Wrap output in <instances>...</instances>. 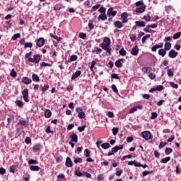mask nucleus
<instances>
[{
    "label": "nucleus",
    "instance_id": "nucleus-1",
    "mask_svg": "<svg viewBox=\"0 0 181 181\" xmlns=\"http://www.w3.org/2000/svg\"><path fill=\"white\" fill-rule=\"evenodd\" d=\"M30 56H32V52H30L25 55V59H28V62H30V63H35V64H37L42 59L39 54H35L33 58L30 57Z\"/></svg>",
    "mask_w": 181,
    "mask_h": 181
},
{
    "label": "nucleus",
    "instance_id": "nucleus-2",
    "mask_svg": "<svg viewBox=\"0 0 181 181\" xmlns=\"http://www.w3.org/2000/svg\"><path fill=\"white\" fill-rule=\"evenodd\" d=\"M111 45V40L108 37H105L103 42L100 45L102 49H107V47H110Z\"/></svg>",
    "mask_w": 181,
    "mask_h": 181
},
{
    "label": "nucleus",
    "instance_id": "nucleus-3",
    "mask_svg": "<svg viewBox=\"0 0 181 181\" xmlns=\"http://www.w3.org/2000/svg\"><path fill=\"white\" fill-rule=\"evenodd\" d=\"M141 136L146 141H149L152 138V134L148 131H144L141 132Z\"/></svg>",
    "mask_w": 181,
    "mask_h": 181
},
{
    "label": "nucleus",
    "instance_id": "nucleus-4",
    "mask_svg": "<svg viewBox=\"0 0 181 181\" xmlns=\"http://www.w3.org/2000/svg\"><path fill=\"white\" fill-rule=\"evenodd\" d=\"M76 111L78 113V118H80L81 119H82L83 118H86V112L83 111V109H81V107H78L76 109Z\"/></svg>",
    "mask_w": 181,
    "mask_h": 181
},
{
    "label": "nucleus",
    "instance_id": "nucleus-5",
    "mask_svg": "<svg viewBox=\"0 0 181 181\" xmlns=\"http://www.w3.org/2000/svg\"><path fill=\"white\" fill-rule=\"evenodd\" d=\"M22 94L24 101H25V103H29V99L28 98V97L29 96V91L28 90V89H25L22 92Z\"/></svg>",
    "mask_w": 181,
    "mask_h": 181
},
{
    "label": "nucleus",
    "instance_id": "nucleus-6",
    "mask_svg": "<svg viewBox=\"0 0 181 181\" xmlns=\"http://www.w3.org/2000/svg\"><path fill=\"white\" fill-rule=\"evenodd\" d=\"M107 15L110 17V16H115L117 15V11H114V8L112 7H110L107 12Z\"/></svg>",
    "mask_w": 181,
    "mask_h": 181
},
{
    "label": "nucleus",
    "instance_id": "nucleus-7",
    "mask_svg": "<svg viewBox=\"0 0 181 181\" xmlns=\"http://www.w3.org/2000/svg\"><path fill=\"white\" fill-rule=\"evenodd\" d=\"M178 53L177 52H175V49H171L169 52H168V56L169 57H170L171 59H175V57H176L177 56Z\"/></svg>",
    "mask_w": 181,
    "mask_h": 181
},
{
    "label": "nucleus",
    "instance_id": "nucleus-8",
    "mask_svg": "<svg viewBox=\"0 0 181 181\" xmlns=\"http://www.w3.org/2000/svg\"><path fill=\"white\" fill-rule=\"evenodd\" d=\"M45 45V38L43 37H40L37 41V46L38 47H42V46Z\"/></svg>",
    "mask_w": 181,
    "mask_h": 181
},
{
    "label": "nucleus",
    "instance_id": "nucleus-9",
    "mask_svg": "<svg viewBox=\"0 0 181 181\" xmlns=\"http://www.w3.org/2000/svg\"><path fill=\"white\" fill-rule=\"evenodd\" d=\"M138 108H139V110H142V105H139L138 106H135V107L131 108L129 110V114H132V113L135 112V111H137Z\"/></svg>",
    "mask_w": 181,
    "mask_h": 181
},
{
    "label": "nucleus",
    "instance_id": "nucleus-10",
    "mask_svg": "<svg viewBox=\"0 0 181 181\" xmlns=\"http://www.w3.org/2000/svg\"><path fill=\"white\" fill-rule=\"evenodd\" d=\"M138 53H139V49L138 48V46H135L132 48L131 54H132V56H136Z\"/></svg>",
    "mask_w": 181,
    "mask_h": 181
},
{
    "label": "nucleus",
    "instance_id": "nucleus-11",
    "mask_svg": "<svg viewBox=\"0 0 181 181\" xmlns=\"http://www.w3.org/2000/svg\"><path fill=\"white\" fill-rule=\"evenodd\" d=\"M65 165L68 168H71L73 166V161H71V158H70V157L66 158Z\"/></svg>",
    "mask_w": 181,
    "mask_h": 181
},
{
    "label": "nucleus",
    "instance_id": "nucleus-12",
    "mask_svg": "<svg viewBox=\"0 0 181 181\" xmlns=\"http://www.w3.org/2000/svg\"><path fill=\"white\" fill-rule=\"evenodd\" d=\"M124 23H122V21H117L114 23V26L115 28H117V29H121V28H122Z\"/></svg>",
    "mask_w": 181,
    "mask_h": 181
},
{
    "label": "nucleus",
    "instance_id": "nucleus-13",
    "mask_svg": "<svg viewBox=\"0 0 181 181\" xmlns=\"http://www.w3.org/2000/svg\"><path fill=\"white\" fill-rule=\"evenodd\" d=\"M145 9H146V6H141L139 8H136V13H142V12H145Z\"/></svg>",
    "mask_w": 181,
    "mask_h": 181
},
{
    "label": "nucleus",
    "instance_id": "nucleus-14",
    "mask_svg": "<svg viewBox=\"0 0 181 181\" xmlns=\"http://www.w3.org/2000/svg\"><path fill=\"white\" fill-rule=\"evenodd\" d=\"M121 18L122 19V23H127L128 22V13H123L121 16Z\"/></svg>",
    "mask_w": 181,
    "mask_h": 181
},
{
    "label": "nucleus",
    "instance_id": "nucleus-15",
    "mask_svg": "<svg viewBox=\"0 0 181 181\" xmlns=\"http://www.w3.org/2000/svg\"><path fill=\"white\" fill-rule=\"evenodd\" d=\"M70 138L72 142L77 143V141H78V137L74 133L70 135Z\"/></svg>",
    "mask_w": 181,
    "mask_h": 181
},
{
    "label": "nucleus",
    "instance_id": "nucleus-16",
    "mask_svg": "<svg viewBox=\"0 0 181 181\" xmlns=\"http://www.w3.org/2000/svg\"><path fill=\"white\" fill-rule=\"evenodd\" d=\"M164 47L167 52H168V50H170V49H172V44L169 42H165V45H164Z\"/></svg>",
    "mask_w": 181,
    "mask_h": 181
},
{
    "label": "nucleus",
    "instance_id": "nucleus-17",
    "mask_svg": "<svg viewBox=\"0 0 181 181\" xmlns=\"http://www.w3.org/2000/svg\"><path fill=\"white\" fill-rule=\"evenodd\" d=\"M81 74V71H76L75 74L71 76V80H76V78H78L80 77V75Z\"/></svg>",
    "mask_w": 181,
    "mask_h": 181
},
{
    "label": "nucleus",
    "instance_id": "nucleus-18",
    "mask_svg": "<svg viewBox=\"0 0 181 181\" xmlns=\"http://www.w3.org/2000/svg\"><path fill=\"white\" fill-rule=\"evenodd\" d=\"M22 81L24 84H30V83H32V80L28 77H23Z\"/></svg>",
    "mask_w": 181,
    "mask_h": 181
},
{
    "label": "nucleus",
    "instance_id": "nucleus-19",
    "mask_svg": "<svg viewBox=\"0 0 181 181\" xmlns=\"http://www.w3.org/2000/svg\"><path fill=\"white\" fill-rule=\"evenodd\" d=\"M166 50L165 49H160L158 50V54L160 56H162V57H165V55L166 54Z\"/></svg>",
    "mask_w": 181,
    "mask_h": 181
},
{
    "label": "nucleus",
    "instance_id": "nucleus-20",
    "mask_svg": "<svg viewBox=\"0 0 181 181\" xmlns=\"http://www.w3.org/2000/svg\"><path fill=\"white\" fill-rule=\"evenodd\" d=\"M142 71L144 73H148V74L151 73L152 68H151V67H144V68L142 69Z\"/></svg>",
    "mask_w": 181,
    "mask_h": 181
},
{
    "label": "nucleus",
    "instance_id": "nucleus-21",
    "mask_svg": "<svg viewBox=\"0 0 181 181\" xmlns=\"http://www.w3.org/2000/svg\"><path fill=\"white\" fill-rule=\"evenodd\" d=\"M136 26H139V28L145 27V21H136Z\"/></svg>",
    "mask_w": 181,
    "mask_h": 181
},
{
    "label": "nucleus",
    "instance_id": "nucleus-22",
    "mask_svg": "<svg viewBox=\"0 0 181 181\" xmlns=\"http://www.w3.org/2000/svg\"><path fill=\"white\" fill-rule=\"evenodd\" d=\"M30 170L37 172V170H40V168L37 165H31L30 167Z\"/></svg>",
    "mask_w": 181,
    "mask_h": 181
},
{
    "label": "nucleus",
    "instance_id": "nucleus-23",
    "mask_svg": "<svg viewBox=\"0 0 181 181\" xmlns=\"http://www.w3.org/2000/svg\"><path fill=\"white\" fill-rule=\"evenodd\" d=\"M45 118H50L52 117V112L49 110H46L45 112Z\"/></svg>",
    "mask_w": 181,
    "mask_h": 181
},
{
    "label": "nucleus",
    "instance_id": "nucleus-24",
    "mask_svg": "<svg viewBox=\"0 0 181 181\" xmlns=\"http://www.w3.org/2000/svg\"><path fill=\"white\" fill-rule=\"evenodd\" d=\"M151 37V35L147 34L146 35L144 36L141 39L143 45L145 44V42H146V40L149 39Z\"/></svg>",
    "mask_w": 181,
    "mask_h": 181
},
{
    "label": "nucleus",
    "instance_id": "nucleus-25",
    "mask_svg": "<svg viewBox=\"0 0 181 181\" xmlns=\"http://www.w3.org/2000/svg\"><path fill=\"white\" fill-rule=\"evenodd\" d=\"M101 19V21H106L107 19V15L105 13H102L99 15L98 20Z\"/></svg>",
    "mask_w": 181,
    "mask_h": 181
},
{
    "label": "nucleus",
    "instance_id": "nucleus-26",
    "mask_svg": "<svg viewBox=\"0 0 181 181\" xmlns=\"http://www.w3.org/2000/svg\"><path fill=\"white\" fill-rule=\"evenodd\" d=\"M172 152H173V149H172L171 148H165V155H170V153H172Z\"/></svg>",
    "mask_w": 181,
    "mask_h": 181
},
{
    "label": "nucleus",
    "instance_id": "nucleus-27",
    "mask_svg": "<svg viewBox=\"0 0 181 181\" xmlns=\"http://www.w3.org/2000/svg\"><path fill=\"white\" fill-rule=\"evenodd\" d=\"M170 160V157H166L165 158L161 159L160 163H168Z\"/></svg>",
    "mask_w": 181,
    "mask_h": 181
},
{
    "label": "nucleus",
    "instance_id": "nucleus-28",
    "mask_svg": "<svg viewBox=\"0 0 181 181\" xmlns=\"http://www.w3.org/2000/svg\"><path fill=\"white\" fill-rule=\"evenodd\" d=\"M181 36V32H178V33H176L175 34H174L173 38L176 40V39H179V37H180Z\"/></svg>",
    "mask_w": 181,
    "mask_h": 181
},
{
    "label": "nucleus",
    "instance_id": "nucleus-29",
    "mask_svg": "<svg viewBox=\"0 0 181 181\" xmlns=\"http://www.w3.org/2000/svg\"><path fill=\"white\" fill-rule=\"evenodd\" d=\"M112 131L113 135L115 136V135L118 134V131H119V129H118V127H113Z\"/></svg>",
    "mask_w": 181,
    "mask_h": 181
},
{
    "label": "nucleus",
    "instance_id": "nucleus-30",
    "mask_svg": "<svg viewBox=\"0 0 181 181\" xmlns=\"http://www.w3.org/2000/svg\"><path fill=\"white\" fill-rule=\"evenodd\" d=\"M78 37H80L81 39H86V37H87V34L84 33H80L78 34Z\"/></svg>",
    "mask_w": 181,
    "mask_h": 181
},
{
    "label": "nucleus",
    "instance_id": "nucleus-31",
    "mask_svg": "<svg viewBox=\"0 0 181 181\" xmlns=\"http://www.w3.org/2000/svg\"><path fill=\"white\" fill-rule=\"evenodd\" d=\"M96 62L95 61H93L91 62V65L90 66V69L91 70V71H94V67H95V64H96Z\"/></svg>",
    "mask_w": 181,
    "mask_h": 181
},
{
    "label": "nucleus",
    "instance_id": "nucleus-32",
    "mask_svg": "<svg viewBox=\"0 0 181 181\" xmlns=\"http://www.w3.org/2000/svg\"><path fill=\"white\" fill-rule=\"evenodd\" d=\"M101 146L103 149H108V148H110V144L103 143V144H102Z\"/></svg>",
    "mask_w": 181,
    "mask_h": 181
},
{
    "label": "nucleus",
    "instance_id": "nucleus-33",
    "mask_svg": "<svg viewBox=\"0 0 181 181\" xmlns=\"http://www.w3.org/2000/svg\"><path fill=\"white\" fill-rule=\"evenodd\" d=\"M77 59H78L77 55H71L70 57L69 62H76V60H77Z\"/></svg>",
    "mask_w": 181,
    "mask_h": 181
},
{
    "label": "nucleus",
    "instance_id": "nucleus-34",
    "mask_svg": "<svg viewBox=\"0 0 181 181\" xmlns=\"http://www.w3.org/2000/svg\"><path fill=\"white\" fill-rule=\"evenodd\" d=\"M75 175L76 176H78V177H81V176H84V173H81V172H80V170H76L75 172Z\"/></svg>",
    "mask_w": 181,
    "mask_h": 181
},
{
    "label": "nucleus",
    "instance_id": "nucleus-35",
    "mask_svg": "<svg viewBox=\"0 0 181 181\" xmlns=\"http://www.w3.org/2000/svg\"><path fill=\"white\" fill-rule=\"evenodd\" d=\"M54 11H60L62 9V4H57L54 8Z\"/></svg>",
    "mask_w": 181,
    "mask_h": 181
},
{
    "label": "nucleus",
    "instance_id": "nucleus-36",
    "mask_svg": "<svg viewBox=\"0 0 181 181\" xmlns=\"http://www.w3.org/2000/svg\"><path fill=\"white\" fill-rule=\"evenodd\" d=\"M33 46V43L32 42H25L24 44V47L27 48V47H30V48H32Z\"/></svg>",
    "mask_w": 181,
    "mask_h": 181
},
{
    "label": "nucleus",
    "instance_id": "nucleus-37",
    "mask_svg": "<svg viewBox=\"0 0 181 181\" xmlns=\"http://www.w3.org/2000/svg\"><path fill=\"white\" fill-rule=\"evenodd\" d=\"M115 65L116 66V67H122V63H121V61H116Z\"/></svg>",
    "mask_w": 181,
    "mask_h": 181
},
{
    "label": "nucleus",
    "instance_id": "nucleus-38",
    "mask_svg": "<svg viewBox=\"0 0 181 181\" xmlns=\"http://www.w3.org/2000/svg\"><path fill=\"white\" fill-rule=\"evenodd\" d=\"M74 163H81V158H74Z\"/></svg>",
    "mask_w": 181,
    "mask_h": 181
},
{
    "label": "nucleus",
    "instance_id": "nucleus-39",
    "mask_svg": "<svg viewBox=\"0 0 181 181\" xmlns=\"http://www.w3.org/2000/svg\"><path fill=\"white\" fill-rule=\"evenodd\" d=\"M119 54L121 56H125V54H127V51H125V49H124V48H122L119 52Z\"/></svg>",
    "mask_w": 181,
    "mask_h": 181
},
{
    "label": "nucleus",
    "instance_id": "nucleus-40",
    "mask_svg": "<svg viewBox=\"0 0 181 181\" xmlns=\"http://www.w3.org/2000/svg\"><path fill=\"white\" fill-rule=\"evenodd\" d=\"M49 35L51 37H53V39H55V40H57V42H60V37L57 35H54L53 34L50 33Z\"/></svg>",
    "mask_w": 181,
    "mask_h": 181
},
{
    "label": "nucleus",
    "instance_id": "nucleus-41",
    "mask_svg": "<svg viewBox=\"0 0 181 181\" xmlns=\"http://www.w3.org/2000/svg\"><path fill=\"white\" fill-rule=\"evenodd\" d=\"M36 163H37L36 160L30 159L28 161V165H36Z\"/></svg>",
    "mask_w": 181,
    "mask_h": 181
},
{
    "label": "nucleus",
    "instance_id": "nucleus-42",
    "mask_svg": "<svg viewBox=\"0 0 181 181\" xmlns=\"http://www.w3.org/2000/svg\"><path fill=\"white\" fill-rule=\"evenodd\" d=\"M32 78H33V81H39V76H37V75H36V74H33V76H32Z\"/></svg>",
    "mask_w": 181,
    "mask_h": 181
},
{
    "label": "nucleus",
    "instance_id": "nucleus-43",
    "mask_svg": "<svg viewBox=\"0 0 181 181\" xmlns=\"http://www.w3.org/2000/svg\"><path fill=\"white\" fill-rule=\"evenodd\" d=\"M170 85L173 88H179V85L175 83L174 82H170Z\"/></svg>",
    "mask_w": 181,
    "mask_h": 181
},
{
    "label": "nucleus",
    "instance_id": "nucleus-44",
    "mask_svg": "<svg viewBox=\"0 0 181 181\" xmlns=\"http://www.w3.org/2000/svg\"><path fill=\"white\" fill-rule=\"evenodd\" d=\"M151 173H153V171L145 170L143 171L142 175L143 176H148V175H151Z\"/></svg>",
    "mask_w": 181,
    "mask_h": 181
},
{
    "label": "nucleus",
    "instance_id": "nucleus-45",
    "mask_svg": "<svg viewBox=\"0 0 181 181\" xmlns=\"http://www.w3.org/2000/svg\"><path fill=\"white\" fill-rule=\"evenodd\" d=\"M103 50H106L109 56H111V50H112L111 47H107L106 48H103Z\"/></svg>",
    "mask_w": 181,
    "mask_h": 181
},
{
    "label": "nucleus",
    "instance_id": "nucleus-46",
    "mask_svg": "<svg viewBox=\"0 0 181 181\" xmlns=\"http://www.w3.org/2000/svg\"><path fill=\"white\" fill-rule=\"evenodd\" d=\"M16 105H18V107H23V103L21 100H16Z\"/></svg>",
    "mask_w": 181,
    "mask_h": 181
},
{
    "label": "nucleus",
    "instance_id": "nucleus-47",
    "mask_svg": "<svg viewBox=\"0 0 181 181\" xmlns=\"http://www.w3.org/2000/svg\"><path fill=\"white\" fill-rule=\"evenodd\" d=\"M111 77H112V78H115V80H119V77L118 76V74H112Z\"/></svg>",
    "mask_w": 181,
    "mask_h": 181
},
{
    "label": "nucleus",
    "instance_id": "nucleus-48",
    "mask_svg": "<svg viewBox=\"0 0 181 181\" xmlns=\"http://www.w3.org/2000/svg\"><path fill=\"white\" fill-rule=\"evenodd\" d=\"M144 19L147 22H149V21H151V16H149V14H146L144 16Z\"/></svg>",
    "mask_w": 181,
    "mask_h": 181
},
{
    "label": "nucleus",
    "instance_id": "nucleus-49",
    "mask_svg": "<svg viewBox=\"0 0 181 181\" xmlns=\"http://www.w3.org/2000/svg\"><path fill=\"white\" fill-rule=\"evenodd\" d=\"M135 5H136V6H145L144 5V2L141 1H136Z\"/></svg>",
    "mask_w": 181,
    "mask_h": 181
},
{
    "label": "nucleus",
    "instance_id": "nucleus-50",
    "mask_svg": "<svg viewBox=\"0 0 181 181\" xmlns=\"http://www.w3.org/2000/svg\"><path fill=\"white\" fill-rule=\"evenodd\" d=\"M158 117V113H156V112H153L151 113V119H155V118H156Z\"/></svg>",
    "mask_w": 181,
    "mask_h": 181
},
{
    "label": "nucleus",
    "instance_id": "nucleus-51",
    "mask_svg": "<svg viewBox=\"0 0 181 181\" xmlns=\"http://www.w3.org/2000/svg\"><path fill=\"white\" fill-rule=\"evenodd\" d=\"M18 37H21V34L16 33L12 37V39L13 40H16Z\"/></svg>",
    "mask_w": 181,
    "mask_h": 181
},
{
    "label": "nucleus",
    "instance_id": "nucleus-52",
    "mask_svg": "<svg viewBox=\"0 0 181 181\" xmlns=\"http://www.w3.org/2000/svg\"><path fill=\"white\" fill-rule=\"evenodd\" d=\"M112 90L114 91V93H118V89L117 88V86L112 84Z\"/></svg>",
    "mask_w": 181,
    "mask_h": 181
},
{
    "label": "nucleus",
    "instance_id": "nucleus-53",
    "mask_svg": "<svg viewBox=\"0 0 181 181\" xmlns=\"http://www.w3.org/2000/svg\"><path fill=\"white\" fill-rule=\"evenodd\" d=\"M100 4H96L95 6H93L92 7L91 11H97V9H98V8H100Z\"/></svg>",
    "mask_w": 181,
    "mask_h": 181
},
{
    "label": "nucleus",
    "instance_id": "nucleus-54",
    "mask_svg": "<svg viewBox=\"0 0 181 181\" xmlns=\"http://www.w3.org/2000/svg\"><path fill=\"white\" fill-rule=\"evenodd\" d=\"M168 77H172V76H173V71H172V69H168Z\"/></svg>",
    "mask_w": 181,
    "mask_h": 181
},
{
    "label": "nucleus",
    "instance_id": "nucleus-55",
    "mask_svg": "<svg viewBox=\"0 0 181 181\" xmlns=\"http://www.w3.org/2000/svg\"><path fill=\"white\" fill-rule=\"evenodd\" d=\"M98 11L100 12L101 14L105 13V8L102 6L98 9Z\"/></svg>",
    "mask_w": 181,
    "mask_h": 181
},
{
    "label": "nucleus",
    "instance_id": "nucleus-56",
    "mask_svg": "<svg viewBox=\"0 0 181 181\" xmlns=\"http://www.w3.org/2000/svg\"><path fill=\"white\" fill-rule=\"evenodd\" d=\"M16 170V167L12 165L10 167V172H11V173H15Z\"/></svg>",
    "mask_w": 181,
    "mask_h": 181
},
{
    "label": "nucleus",
    "instance_id": "nucleus-57",
    "mask_svg": "<svg viewBox=\"0 0 181 181\" xmlns=\"http://www.w3.org/2000/svg\"><path fill=\"white\" fill-rule=\"evenodd\" d=\"M84 129H86V125L78 127V131H79V132H83Z\"/></svg>",
    "mask_w": 181,
    "mask_h": 181
},
{
    "label": "nucleus",
    "instance_id": "nucleus-58",
    "mask_svg": "<svg viewBox=\"0 0 181 181\" xmlns=\"http://www.w3.org/2000/svg\"><path fill=\"white\" fill-rule=\"evenodd\" d=\"M149 78H151V80H154V78H156V76L155 75V74L153 73H151L148 75Z\"/></svg>",
    "mask_w": 181,
    "mask_h": 181
},
{
    "label": "nucleus",
    "instance_id": "nucleus-59",
    "mask_svg": "<svg viewBox=\"0 0 181 181\" xmlns=\"http://www.w3.org/2000/svg\"><path fill=\"white\" fill-rule=\"evenodd\" d=\"M11 77H16V71H15V69L11 70Z\"/></svg>",
    "mask_w": 181,
    "mask_h": 181
},
{
    "label": "nucleus",
    "instance_id": "nucleus-60",
    "mask_svg": "<svg viewBox=\"0 0 181 181\" xmlns=\"http://www.w3.org/2000/svg\"><path fill=\"white\" fill-rule=\"evenodd\" d=\"M101 52H103V49H101L100 48L97 47L96 49L95 50V53L96 54H100V53H101Z\"/></svg>",
    "mask_w": 181,
    "mask_h": 181
},
{
    "label": "nucleus",
    "instance_id": "nucleus-61",
    "mask_svg": "<svg viewBox=\"0 0 181 181\" xmlns=\"http://www.w3.org/2000/svg\"><path fill=\"white\" fill-rule=\"evenodd\" d=\"M119 150V148H118V146H115V147H113L112 148V152H115V153H116V152H118Z\"/></svg>",
    "mask_w": 181,
    "mask_h": 181
},
{
    "label": "nucleus",
    "instance_id": "nucleus-62",
    "mask_svg": "<svg viewBox=\"0 0 181 181\" xmlns=\"http://www.w3.org/2000/svg\"><path fill=\"white\" fill-rule=\"evenodd\" d=\"M47 90H49V85L44 86L41 89L42 91H47Z\"/></svg>",
    "mask_w": 181,
    "mask_h": 181
},
{
    "label": "nucleus",
    "instance_id": "nucleus-63",
    "mask_svg": "<svg viewBox=\"0 0 181 181\" xmlns=\"http://www.w3.org/2000/svg\"><path fill=\"white\" fill-rule=\"evenodd\" d=\"M25 144H30V142H32V140L30 139V138L26 137L25 139Z\"/></svg>",
    "mask_w": 181,
    "mask_h": 181
},
{
    "label": "nucleus",
    "instance_id": "nucleus-64",
    "mask_svg": "<svg viewBox=\"0 0 181 181\" xmlns=\"http://www.w3.org/2000/svg\"><path fill=\"white\" fill-rule=\"evenodd\" d=\"M34 151H39L40 149V144H37L33 148Z\"/></svg>",
    "mask_w": 181,
    "mask_h": 181
}]
</instances>
